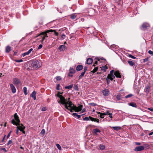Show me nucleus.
<instances>
[{
	"mask_svg": "<svg viewBox=\"0 0 153 153\" xmlns=\"http://www.w3.org/2000/svg\"><path fill=\"white\" fill-rule=\"evenodd\" d=\"M14 119L11 120V123L14 125L17 126L16 128L19 129L21 131L24 130L25 128V127L22 124H20V121L17 113H16L14 114Z\"/></svg>",
	"mask_w": 153,
	"mask_h": 153,
	"instance_id": "obj_1",
	"label": "nucleus"
},
{
	"mask_svg": "<svg viewBox=\"0 0 153 153\" xmlns=\"http://www.w3.org/2000/svg\"><path fill=\"white\" fill-rule=\"evenodd\" d=\"M53 30H46L44 32H43L40 33L36 37H38L39 36H41L42 37V39L41 41V42L42 44L43 43V42L45 39L46 37H48V33L50 32V31H52Z\"/></svg>",
	"mask_w": 153,
	"mask_h": 153,
	"instance_id": "obj_2",
	"label": "nucleus"
},
{
	"mask_svg": "<svg viewBox=\"0 0 153 153\" xmlns=\"http://www.w3.org/2000/svg\"><path fill=\"white\" fill-rule=\"evenodd\" d=\"M31 65L35 68H37L40 67L39 62L38 60H36L32 62Z\"/></svg>",
	"mask_w": 153,
	"mask_h": 153,
	"instance_id": "obj_3",
	"label": "nucleus"
},
{
	"mask_svg": "<svg viewBox=\"0 0 153 153\" xmlns=\"http://www.w3.org/2000/svg\"><path fill=\"white\" fill-rule=\"evenodd\" d=\"M57 96L59 97L60 99V100L58 101L59 103H61L62 104H64L65 103V98L62 95L59 94L58 93L57 94Z\"/></svg>",
	"mask_w": 153,
	"mask_h": 153,
	"instance_id": "obj_4",
	"label": "nucleus"
},
{
	"mask_svg": "<svg viewBox=\"0 0 153 153\" xmlns=\"http://www.w3.org/2000/svg\"><path fill=\"white\" fill-rule=\"evenodd\" d=\"M13 83L15 85H18L21 84V82L20 80L17 78H13Z\"/></svg>",
	"mask_w": 153,
	"mask_h": 153,
	"instance_id": "obj_5",
	"label": "nucleus"
},
{
	"mask_svg": "<svg viewBox=\"0 0 153 153\" xmlns=\"http://www.w3.org/2000/svg\"><path fill=\"white\" fill-rule=\"evenodd\" d=\"M144 150V148L143 146H139L135 147L134 150L136 152Z\"/></svg>",
	"mask_w": 153,
	"mask_h": 153,
	"instance_id": "obj_6",
	"label": "nucleus"
},
{
	"mask_svg": "<svg viewBox=\"0 0 153 153\" xmlns=\"http://www.w3.org/2000/svg\"><path fill=\"white\" fill-rule=\"evenodd\" d=\"M149 26L148 24L146 23H144L143 24L142 26V28L141 29L143 30H145L147 29L148 27Z\"/></svg>",
	"mask_w": 153,
	"mask_h": 153,
	"instance_id": "obj_7",
	"label": "nucleus"
},
{
	"mask_svg": "<svg viewBox=\"0 0 153 153\" xmlns=\"http://www.w3.org/2000/svg\"><path fill=\"white\" fill-rule=\"evenodd\" d=\"M33 50V49L31 48L27 52H25L22 54V56L23 57L25 56L26 55H28L31 51Z\"/></svg>",
	"mask_w": 153,
	"mask_h": 153,
	"instance_id": "obj_8",
	"label": "nucleus"
},
{
	"mask_svg": "<svg viewBox=\"0 0 153 153\" xmlns=\"http://www.w3.org/2000/svg\"><path fill=\"white\" fill-rule=\"evenodd\" d=\"M66 103L69 105V107L71 108L73 106L72 105L74 106V105L72 103L71 101L70 100V98H69L68 99H67V101Z\"/></svg>",
	"mask_w": 153,
	"mask_h": 153,
	"instance_id": "obj_9",
	"label": "nucleus"
},
{
	"mask_svg": "<svg viewBox=\"0 0 153 153\" xmlns=\"http://www.w3.org/2000/svg\"><path fill=\"white\" fill-rule=\"evenodd\" d=\"M10 86L12 93H15L16 92V90L14 86L12 84H10Z\"/></svg>",
	"mask_w": 153,
	"mask_h": 153,
	"instance_id": "obj_10",
	"label": "nucleus"
},
{
	"mask_svg": "<svg viewBox=\"0 0 153 153\" xmlns=\"http://www.w3.org/2000/svg\"><path fill=\"white\" fill-rule=\"evenodd\" d=\"M114 75L117 78H121V76L120 75V73L118 71H115L114 73Z\"/></svg>",
	"mask_w": 153,
	"mask_h": 153,
	"instance_id": "obj_11",
	"label": "nucleus"
},
{
	"mask_svg": "<svg viewBox=\"0 0 153 153\" xmlns=\"http://www.w3.org/2000/svg\"><path fill=\"white\" fill-rule=\"evenodd\" d=\"M102 92L104 96H107L109 93V90L107 89H105L102 91Z\"/></svg>",
	"mask_w": 153,
	"mask_h": 153,
	"instance_id": "obj_12",
	"label": "nucleus"
},
{
	"mask_svg": "<svg viewBox=\"0 0 153 153\" xmlns=\"http://www.w3.org/2000/svg\"><path fill=\"white\" fill-rule=\"evenodd\" d=\"M70 144H62V147L65 149H67L70 148Z\"/></svg>",
	"mask_w": 153,
	"mask_h": 153,
	"instance_id": "obj_13",
	"label": "nucleus"
},
{
	"mask_svg": "<svg viewBox=\"0 0 153 153\" xmlns=\"http://www.w3.org/2000/svg\"><path fill=\"white\" fill-rule=\"evenodd\" d=\"M36 92L35 91H34L30 95V97L33 98L35 100L36 99Z\"/></svg>",
	"mask_w": 153,
	"mask_h": 153,
	"instance_id": "obj_14",
	"label": "nucleus"
},
{
	"mask_svg": "<svg viewBox=\"0 0 153 153\" xmlns=\"http://www.w3.org/2000/svg\"><path fill=\"white\" fill-rule=\"evenodd\" d=\"M10 135V134H8L7 137V139H6V137H5L6 135H4L3 139L1 140V142H2V143L5 142L7 140V139H8Z\"/></svg>",
	"mask_w": 153,
	"mask_h": 153,
	"instance_id": "obj_15",
	"label": "nucleus"
},
{
	"mask_svg": "<svg viewBox=\"0 0 153 153\" xmlns=\"http://www.w3.org/2000/svg\"><path fill=\"white\" fill-rule=\"evenodd\" d=\"M89 118L90 119V120L92 121L97 122V123H99V120L98 119L93 118L90 116H89Z\"/></svg>",
	"mask_w": 153,
	"mask_h": 153,
	"instance_id": "obj_16",
	"label": "nucleus"
},
{
	"mask_svg": "<svg viewBox=\"0 0 153 153\" xmlns=\"http://www.w3.org/2000/svg\"><path fill=\"white\" fill-rule=\"evenodd\" d=\"M83 68V66L82 65H78L76 68V70L77 71H80Z\"/></svg>",
	"mask_w": 153,
	"mask_h": 153,
	"instance_id": "obj_17",
	"label": "nucleus"
},
{
	"mask_svg": "<svg viewBox=\"0 0 153 153\" xmlns=\"http://www.w3.org/2000/svg\"><path fill=\"white\" fill-rule=\"evenodd\" d=\"M101 132L100 130L98 128H95L93 130L92 132L93 133L97 135V133H100Z\"/></svg>",
	"mask_w": 153,
	"mask_h": 153,
	"instance_id": "obj_18",
	"label": "nucleus"
},
{
	"mask_svg": "<svg viewBox=\"0 0 153 153\" xmlns=\"http://www.w3.org/2000/svg\"><path fill=\"white\" fill-rule=\"evenodd\" d=\"M11 51V47L9 45H7L6 47L5 52L7 53H9Z\"/></svg>",
	"mask_w": 153,
	"mask_h": 153,
	"instance_id": "obj_19",
	"label": "nucleus"
},
{
	"mask_svg": "<svg viewBox=\"0 0 153 153\" xmlns=\"http://www.w3.org/2000/svg\"><path fill=\"white\" fill-rule=\"evenodd\" d=\"M93 61V59L91 58H88L86 61L88 65L91 64Z\"/></svg>",
	"mask_w": 153,
	"mask_h": 153,
	"instance_id": "obj_20",
	"label": "nucleus"
},
{
	"mask_svg": "<svg viewBox=\"0 0 153 153\" xmlns=\"http://www.w3.org/2000/svg\"><path fill=\"white\" fill-rule=\"evenodd\" d=\"M66 47L65 45H62L59 46V49L60 51H64L66 49Z\"/></svg>",
	"mask_w": 153,
	"mask_h": 153,
	"instance_id": "obj_21",
	"label": "nucleus"
},
{
	"mask_svg": "<svg viewBox=\"0 0 153 153\" xmlns=\"http://www.w3.org/2000/svg\"><path fill=\"white\" fill-rule=\"evenodd\" d=\"M69 72L70 73L72 74H74L76 72L75 70L72 67H70L69 70Z\"/></svg>",
	"mask_w": 153,
	"mask_h": 153,
	"instance_id": "obj_22",
	"label": "nucleus"
},
{
	"mask_svg": "<svg viewBox=\"0 0 153 153\" xmlns=\"http://www.w3.org/2000/svg\"><path fill=\"white\" fill-rule=\"evenodd\" d=\"M84 114H82V115H78L76 113H73L72 114V115L74 117H77V119H79L81 116H82L84 115Z\"/></svg>",
	"mask_w": 153,
	"mask_h": 153,
	"instance_id": "obj_23",
	"label": "nucleus"
},
{
	"mask_svg": "<svg viewBox=\"0 0 153 153\" xmlns=\"http://www.w3.org/2000/svg\"><path fill=\"white\" fill-rule=\"evenodd\" d=\"M101 68V70L102 71H103L104 72H105L106 71V70L108 68V67L106 65H105L104 66H102Z\"/></svg>",
	"mask_w": 153,
	"mask_h": 153,
	"instance_id": "obj_24",
	"label": "nucleus"
},
{
	"mask_svg": "<svg viewBox=\"0 0 153 153\" xmlns=\"http://www.w3.org/2000/svg\"><path fill=\"white\" fill-rule=\"evenodd\" d=\"M129 105L135 108H136L137 107V105L136 103L134 102H131L129 104Z\"/></svg>",
	"mask_w": 153,
	"mask_h": 153,
	"instance_id": "obj_25",
	"label": "nucleus"
},
{
	"mask_svg": "<svg viewBox=\"0 0 153 153\" xmlns=\"http://www.w3.org/2000/svg\"><path fill=\"white\" fill-rule=\"evenodd\" d=\"M77 107L78 111H77L79 112L81 111L82 109L83 108V105H79Z\"/></svg>",
	"mask_w": 153,
	"mask_h": 153,
	"instance_id": "obj_26",
	"label": "nucleus"
},
{
	"mask_svg": "<svg viewBox=\"0 0 153 153\" xmlns=\"http://www.w3.org/2000/svg\"><path fill=\"white\" fill-rule=\"evenodd\" d=\"M67 101V99H65V103L64 104H62L64 105H65L64 106H65V108L68 110H69V108H68L69 106H68V104L66 103Z\"/></svg>",
	"mask_w": 153,
	"mask_h": 153,
	"instance_id": "obj_27",
	"label": "nucleus"
},
{
	"mask_svg": "<svg viewBox=\"0 0 153 153\" xmlns=\"http://www.w3.org/2000/svg\"><path fill=\"white\" fill-rule=\"evenodd\" d=\"M128 63L129 65L131 66H133L135 64L134 62L131 60H128Z\"/></svg>",
	"mask_w": 153,
	"mask_h": 153,
	"instance_id": "obj_28",
	"label": "nucleus"
},
{
	"mask_svg": "<svg viewBox=\"0 0 153 153\" xmlns=\"http://www.w3.org/2000/svg\"><path fill=\"white\" fill-rule=\"evenodd\" d=\"M77 15L76 14H72L71 15V18L72 19H74L76 18Z\"/></svg>",
	"mask_w": 153,
	"mask_h": 153,
	"instance_id": "obj_29",
	"label": "nucleus"
},
{
	"mask_svg": "<svg viewBox=\"0 0 153 153\" xmlns=\"http://www.w3.org/2000/svg\"><path fill=\"white\" fill-rule=\"evenodd\" d=\"M150 87L149 86H146L145 88V92L147 94L148 93L149 91Z\"/></svg>",
	"mask_w": 153,
	"mask_h": 153,
	"instance_id": "obj_30",
	"label": "nucleus"
},
{
	"mask_svg": "<svg viewBox=\"0 0 153 153\" xmlns=\"http://www.w3.org/2000/svg\"><path fill=\"white\" fill-rule=\"evenodd\" d=\"M116 131H118L121 129V127L120 126H114L112 127Z\"/></svg>",
	"mask_w": 153,
	"mask_h": 153,
	"instance_id": "obj_31",
	"label": "nucleus"
},
{
	"mask_svg": "<svg viewBox=\"0 0 153 153\" xmlns=\"http://www.w3.org/2000/svg\"><path fill=\"white\" fill-rule=\"evenodd\" d=\"M144 148V149H148L149 148V144H144L143 146Z\"/></svg>",
	"mask_w": 153,
	"mask_h": 153,
	"instance_id": "obj_32",
	"label": "nucleus"
},
{
	"mask_svg": "<svg viewBox=\"0 0 153 153\" xmlns=\"http://www.w3.org/2000/svg\"><path fill=\"white\" fill-rule=\"evenodd\" d=\"M85 71H83L82 72L80 75L79 76V79H80L81 78H82V77L84 76V75L85 74Z\"/></svg>",
	"mask_w": 153,
	"mask_h": 153,
	"instance_id": "obj_33",
	"label": "nucleus"
},
{
	"mask_svg": "<svg viewBox=\"0 0 153 153\" xmlns=\"http://www.w3.org/2000/svg\"><path fill=\"white\" fill-rule=\"evenodd\" d=\"M73 85L72 84L68 86H66L65 87V88L66 89H71L73 88Z\"/></svg>",
	"mask_w": 153,
	"mask_h": 153,
	"instance_id": "obj_34",
	"label": "nucleus"
},
{
	"mask_svg": "<svg viewBox=\"0 0 153 153\" xmlns=\"http://www.w3.org/2000/svg\"><path fill=\"white\" fill-rule=\"evenodd\" d=\"M71 108H72L73 110H74L75 112H78V111H77L78 110L77 107L74 105V106H73Z\"/></svg>",
	"mask_w": 153,
	"mask_h": 153,
	"instance_id": "obj_35",
	"label": "nucleus"
},
{
	"mask_svg": "<svg viewBox=\"0 0 153 153\" xmlns=\"http://www.w3.org/2000/svg\"><path fill=\"white\" fill-rule=\"evenodd\" d=\"M23 91L25 95L27 94V88L26 87H24L23 88Z\"/></svg>",
	"mask_w": 153,
	"mask_h": 153,
	"instance_id": "obj_36",
	"label": "nucleus"
},
{
	"mask_svg": "<svg viewBox=\"0 0 153 153\" xmlns=\"http://www.w3.org/2000/svg\"><path fill=\"white\" fill-rule=\"evenodd\" d=\"M94 10L93 9H89L88 10V13L89 15L90 16H91L92 14L91 13H90V12H94Z\"/></svg>",
	"mask_w": 153,
	"mask_h": 153,
	"instance_id": "obj_37",
	"label": "nucleus"
},
{
	"mask_svg": "<svg viewBox=\"0 0 153 153\" xmlns=\"http://www.w3.org/2000/svg\"><path fill=\"white\" fill-rule=\"evenodd\" d=\"M98 69V67H96L91 72L92 73H95V72H96Z\"/></svg>",
	"mask_w": 153,
	"mask_h": 153,
	"instance_id": "obj_38",
	"label": "nucleus"
},
{
	"mask_svg": "<svg viewBox=\"0 0 153 153\" xmlns=\"http://www.w3.org/2000/svg\"><path fill=\"white\" fill-rule=\"evenodd\" d=\"M109 78L110 80L112 81L115 78V76L114 75H113L109 76Z\"/></svg>",
	"mask_w": 153,
	"mask_h": 153,
	"instance_id": "obj_39",
	"label": "nucleus"
},
{
	"mask_svg": "<svg viewBox=\"0 0 153 153\" xmlns=\"http://www.w3.org/2000/svg\"><path fill=\"white\" fill-rule=\"evenodd\" d=\"M106 81H107V84L108 85H109V83H110V79L109 78V77L107 76V78L106 79Z\"/></svg>",
	"mask_w": 153,
	"mask_h": 153,
	"instance_id": "obj_40",
	"label": "nucleus"
},
{
	"mask_svg": "<svg viewBox=\"0 0 153 153\" xmlns=\"http://www.w3.org/2000/svg\"><path fill=\"white\" fill-rule=\"evenodd\" d=\"M133 96V95L131 94H128L125 97V98H128L131 97Z\"/></svg>",
	"mask_w": 153,
	"mask_h": 153,
	"instance_id": "obj_41",
	"label": "nucleus"
},
{
	"mask_svg": "<svg viewBox=\"0 0 153 153\" xmlns=\"http://www.w3.org/2000/svg\"><path fill=\"white\" fill-rule=\"evenodd\" d=\"M114 72V70H111L110 72V74H108L107 76L109 77V76H110L112 75H113Z\"/></svg>",
	"mask_w": 153,
	"mask_h": 153,
	"instance_id": "obj_42",
	"label": "nucleus"
},
{
	"mask_svg": "<svg viewBox=\"0 0 153 153\" xmlns=\"http://www.w3.org/2000/svg\"><path fill=\"white\" fill-rule=\"evenodd\" d=\"M65 38V35L63 33L62 34L61 36V38H60V39H61V40L63 39H64Z\"/></svg>",
	"mask_w": 153,
	"mask_h": 153,
	"instance_id": "obj_43",
	"label": "nucleus"
},
{
	"mask_svg": "<svg viewBox=\"0 0 153 153\" xmlns=\"http://www.w3.org/2000/svg\"><path fill=\"white\" fill-rule=\"evenodd\" d=\"M50 30H53V31H50V32H54V33L55 34V35L56 36H58V34H59L57 32H56L55 30H52V29H50Z\"/></svg>",
	"mask_w": 153,
	"mask_h": 153,
	"instance_id": "obj_44",
	"label": "nucleus"
},
{
	"mask_svg": "<svg viewBox=\"0 0 153 153\" xmlns=\"http://www.w3.org/2000/svg\"><path fill=\"white\" fill-rule=\"evenodd\" d=\"M100 149L103 150L105 148V146L101 144L100 145Z\"/></svg>",
	"mask_w": 153,
	"mask_h": 153,
	"instance_id": "obj_45",
	"label": "nucleus"
},
{
	"mask_svg": "<svg viewBox=\"0 0 153 153\" xmlns=\"http://www.w3.org/2000/svg\"><path fill=\"white\" fill-rule=\"evenodd\" d=\"M116 98L118 100H121V95L120 94L117 95L116 96Z\"/></svg>",
	"mask_w": 153,
	"mask_h": 153,
	"instance_id": "obj_46",
	"label": "nucleus"
},
{
	"mask_svg": "<svg viewBox=\"0 0 153 153\" xmlns=\"http://www.w3.org/2000/svg\"><path fill=\"white\" fill-rule=\"evenodd\" d=\"M83 120L88 121L90 120V119L89 117H85L83 119Z\"/></svg>",
	"mask_w": 153,
	"mask_h": 153,
	"instance_id": "obj_47",
	"label": "nucleus"
},
{
	"mask_svg": "<svg viewBox=\"0 0 153 153\" xmlns=\"http://www.w3.org/2000/svg\"><path fill=\"white\" fill-rule=\"evenodd\" d=\"M100 59L105 60V59L104 58H100L98 57H96V58H95L94 59V60H97V61H100Z\"/></svg>",
	"mask_w": 153,
	"mask_h": 153,
	"instance_id": "obj_48",
	"label": "nucleus"
},
{
	"mask_svg": "<svg viewBox=\"0 0 153 153\" xmlns=\"http://www.w3.org/2000/svg\"><path fill=\"white\" fill-rule=\"evenodd\" d=\"M74 90L76 91H77L79 90L78 86L77 85H76L75 86H74Z\"/></svg>",
	"mask_w": 153,
	"mask_h": 153,
	"instance_id": "obj_49",
	"label": "nucleus"
},
{
	"mask_svg": "<svg viewBox=\"0 0 153 153\" xmlns=\"http://www.w3.org/2000/svg\"><path fill=\"white\" fill-rule=\"evenodd\" d=\"M89 105L93 106H94L96 105H97L94 103H91L89 104Z\"/></svg>",
	"mask_w": 153,
	"mask_h": 153,
	"instance_id": "obj_50",
	"label": "nucleus"
},
{
	"mask_svg": "<svg viewBox=\"0 0 153 153\" xmlns=\"http://www.w3.org/2000/svg\"><path fill=\"white\" fill-rule=\"evenodd\" d=\"M148 59L149 58L148 57L146 58L145 59H143V62H146L148 61Z\"/></svg>",
	"mask_w": 153,
	"mask_h": 153,
	"instance_id": "obj_51",
	"label": "nucleus"
},
{
	"mask_svg": "<svg viewBox=\"0 0 153 153\" xmlns=\"http://www.w3.org/2000/svg\"><path fill=\"white\" fill-rule=\"evenodd\" d=\"M23 60L22 59H19V60H15V61L16 62H23Z\"/></svg>",
	"mask_w": 153,
	"mask_h": 153,
	"instance_id": "obj_52",
	"label": "nucleus"
},
{
	"mask_svg": "<svg viewBox=\"0 0 153 153\" xmlns=\"http://www.w3.org/2000/svg\"><path fill=\"white\" fill-rule=\"evenodd\" d=\"M56 146L58 149L59 150H61V147L59 145V144H56Z\"/></svg>",
	"mask_w": 153,
	"mask_h": 153,
	"instance_id": "obj_53",
	"label": "nucleus"
},
{
	"mask_svg": "<svg viewBox=\"0 0 153 153\" xmlns=\"http://www.w3.org/2000/svg\"><path fill=\"white\" fill-rule=\"evenodd\" d=\"M129 57L132 58L133 59H135L136 58V57L132 55L131 54L129 55Z\"/></svg>",
	"mask_w": 153,
	"mask_h": 153,
	"instance_id": "obj_54",
	"label": "nucleus"
},
{
	"mask_svg": "<svg viewBox=\"0 0 153 153\" xmlns=\"http://www.w3.org/2000/svg\"><path fill=\"white\" fill-rule=\"evenodd\" d=\"M1 150H2L4 152H7V150L6 149L4 148H0Z\"/></svg>",
	"mask_w": 153,
	"mask_h": 153,
	"instance_id": "obj_55",
	"label": "nucleus"
},
{
	"mask_svg": "<svg viewBox=\"0 0 153 153\" xmlns=\"http://www.w3.org/2000/svg\"><path fill=\"white\" fill-rule=\"evenodd\" d=\"M56 79L57 80H60L61 79V77L59 76H56Z\"/></svg>",
	"mask_w": 153,
	"mask_h": 153,
	"instance_id": "obj_56",
	"label": "nucleus"
},
{
	"mask_svg": "<svg viewBox=\"0 0 153 153\" xmlns=\"http://www.w3.org/2000/svg\"><path fill=\"white\" fill-rule=\"evenodd\" d=\"M109 111H107L105 113H103V115H106L109 114Z\"/></svg>",
	"mask_w": 153,
	"mask_h": 153,
	"instance_id": "obj_57",
	"label": "nucleus"
},
{
	"mask_svg": "<svg viewBox=\"0 0 153 153\" xmlns=\"http://www.w3.org/2000/svg\"><path fill=\"white\" fill-rule=\"evenodd\" d=\"M45 132V130L44 129H42L41 132V133L42 134H44Z\"/></svg>",
	"mask_w": 153,
	"mask_h": 153,
	"instance_id": "obj_58",
	"label": "nucleus"
},
{
	"mask_svg": "<svg viewBox=\"0 0 153 153\" xmlns=\"http://www.w3.org/2000/svg\"><path fill=\"white\" fill-rule=\"evenodd\" d=\"M73 74H72V73H71L69 72L68 74V76L72 77L73 76Z\"/></svg>",
	"mask_w": 153,
	"mask_h": 153,
	"instance_id": "obj_59",
	"label": "nucleus"
},
{
	"mask_svg": "<svg viewBox=\"0 0 153 153\" xmlns=\"http://www.w3.org/2000/svg\"><path fill=\"white\" fill-rule=\"evenodd\" d=\"M148 53L150 54L153 55V51H152L151 50L149 51Z\"/></svg>",
	"mask_w": 153,
	"mask_h": 153,
	"instance_id": "obj_60",
	"label": "nucleus"
},
{
	"mask_svg": "<svg viewBox=\"0 0 153 153\" xmlns=\"http://www.w3.org/2000/svg\"><path fill=\"white\" fill-rule=\"evenodd\" d=\"M42 46H43L42 44H40V45H39L38 48V49L39 50V49H41V48H42Z\"/></svg>",
	"mask_w": 153,
	"mask_h": 153,
	"instance_id": "obj_61",
	"label": "nucleus"
},
{
	"mask_svg": "<svg viewBox=\"0 0 153 153\" xmlns=\"http://www.w3.org/2000/svg\"><path fill=\"white\" fill-rule=\"evenodd\" d=\"M59 86H60V85L59 84H58L57 85L56 88V89L57 90H59Z\"/></svg>",
	"mask_w": 153,
	"mask_h": 153,
	"instance_id": "obj_62",
	"label": "nucleus"
},
{
	"mask_svg": "<svg viewBox=\"0 0 153 153\" xmlns=\"http://www.w3.org/2000/svg\"><path fill=\"white\" fill-rule=\"evenodd\" d=\"M108 115H109V117L111 118H112V113H110Z\"/></svg>",
	"mask_w": 153,
	"mask_h": 153,
	"instance_id": "obj_63",
	"label": "nucleus"
},
{
	"mask_svg": "<svg viewBox=\"0 0 153 153\" xmlns=\"http://www.w3.org/2000/svg\"><path fill=\"white\" fill-rule=\"evenodd\" d=\"M148 109L151 111H153V108H148Z\"/></svg>",
	"mask_w": 153,
	"mask_h": 153,
	"instance_id": "obj_64",
	"label": "nucleus"
}]
</instances>
